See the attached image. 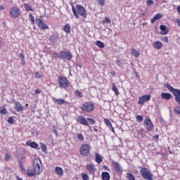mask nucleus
<instances>
[{
	"label": "nucleus",
	"instance_id": "nucleus-1",
	"mask_svg": "<svg viewBox=\"0 0 180 180\" xmlns=\"http://www.w3.org/2000/svg\"><path fill=\"white\" fill-rule=\"evenodd\" d=\"M43 172V165H41V160L39 158H34L33 159L32 167H29L26 170V175L27 176H34L40 175V173Z\"/></svg>",
	"mask_w": 180,
	"mask_h": 180
},
{
	"label": "nucleus",
	"instance_id": "nucleus-2",
	"mask_svg": "<svg viewBox=\"0 0 180 180\" xmlns=\"http://www.w3.org/2000/svg\"><path fill=\"white\" fill-rule=\"evenodd\" d=\"M72 11L76 19H79V16L84 18H86V10L82 5L77 4L76 7L72 5Z\"/></svg>",
	"mask_w": 180,
	"mask_h": 180
},
{
	"label": "nucleus",
	"instance_id": "nucleus-3",
	"mask_svg": "<svg viewBox=\"0 0 180 180\" xmlns=\"http://www.w3.org/2000/svg\"><path fill=\"white\" fill-rule=\"evenodd\" d=\"M81 109L83 112L91 113L95 110V104L92 101H86L82 104Z\"/></svg>",
	"mask_w": 180,
	"mask_h": 180
},
{
	"label": "nucleus",
	"instance_id": "nucleus-4",
	"mask_svg": "<svg viewBox=\"0 0 180 180\" xmlns=\"http://www.w3.org/2000/svg\"><path fill=\"white\" fill-rule=\"evenodd\" d=\"M140 174L143 179L154 180L153 179V174H151V172L147 167H142L140 169Z\"/></svg>",
	"mask_w": 180,
	"mask_h": 180
},
{
	"label": "nucleus",
	"instance_id": "nucleus-5",
	"mask_svg": "<svg viewBox=\"0 0 180 180\" xmlns=\"http://www.w3.org/2000/svg\"><path fill=\"white\" fill-rule=\"evenodd\" d=\"M20 15H22V11L19 7L13 6L11 8L10 16L12 19H18V18H20Z\"/></svg>",
	"mask_w": 180,
	"mask_h": 180
},
{
	"label": "nucleus",
	"instance_id": "nucleus-6",
	"mask_svg": "<svg viewBox=\"0 0 180 180\" xmlns=\"http://www.w3.org/2000/svg\"><path fill=\"white\" fill-rule=\"evenodd\" d=\"M80 155L82 157H88L91 153V148L87 143H84L80 146L79 148Z\"/></svg>",
	"mask_w": 180,
	"mask_h": 180
},
{
	"label": "nucleus",
	"instance_id": "nucleus-7",
	"mask_svg": "<svg viewBox=\"0 0 180 180\" xmlns=\"http://www.w3.org/2000/svg\"><path fill=\"white\" fill-rule=\"evenodd\" d=\"M58 82L60 86L63 89L68 88L70 85V82H68V79L63 76H60L58 77Z\"/></svg>",
	"mask_w": 180,
	"mask_h": 180
},
{
	"label": "nucleus",
	"instance_id": "nucleus-8",
	"mask_svg": "<svg viewBox=\"0 0 180 180\" xmlns=\"http://www.w3.org/2000/svg\"><path fill=\"white\" fill-rule=\"evenodd\" d=\"M60 60H67L68 61H71L72 58V54L70 51H61L59 54Z\"/></svg>",
	"mask_w": 180,
	"mask_h": 180
},
{
	"label": "nucleus",
	"instance_id": "nucleus-9",
	"mask_svg": "<svg viewBox=\"0 0 180 180\" xmlns=\"http://www.w3.org/2000/svg\"><path fill=\"white\" fill-rule=\"evenodd\" d=\"M143 124L148 131H151L154 129V124H153V122H151V120L149 117L145 119Z\"/></svg>",
	"mask_w": 180,
	"mask_h": 180
},
{
	"label": "nucleus",
	"instance_id": "nucleus-10",
	"mask_svg": "<svg viewBox=\"0 0 180 180\" xmlns=\"http://www.w3.org/2000/svg\"><path fill=\"white\" fill-rule=\"evenodd\" d=\"M111 164L112 168H114L115 171L117 172V174H122L123 172V169L119 162H117L115 160H112Z\"/></svg>",
	"mask_w": 180,
	"mask_h": 180
},
{
	"label": "nucleus",
	"instance_id": "nucleus-11",
	"mask_svg": "<svg viewBox=\"0 0 180 180\" xmlns=\"http://www.w3.org/2000/svg\"><path fill=\"white\" fill-rule=\"evenodd\" d=\"M36 23L39 27V29H41L42 30H46V29H49V25L44 22V20H42L40 18H36Z\"/></svg>",
	"mask_w": 180,
	"mask_h": 180
},
{
	"label": "nucleus",
	"instance_id": "nucleus-12",
	"mask_svg": "<svg viewBox=\"0 0 180 180\" xmlns=\"http://www.w3.org/2000/svg\"><path fill=\"white\" fill-rule=\"evenodd\" d=\"M150 99H151V95L148 94V95H143L141 97H139V105H144L145 102H148V101H150Z\"/></svg>",
	"mask_w": 180,
	"mask_h": 180
},
{
	"label": "nucleus",
	"instance_id": "nucleus-13",
	"mask_svg": "<svg viewBox=\"0 0 180 180\" xmlns=\"http://www.w3.org/2000/svg\"><path fill=\"white\" fill-rule=\"evenodd\" d=\"M77 122L79 123V124H82L83 126H88V120L85 118L84 115H79L77 118Z\"/></svg>",
	"mask_w": 180,
	"mask_h": 180
},
{
	"label": "nucleus",
	"instance_id": "nucleus-14",
	"mask_svg": "<svg viewBox=\"0 0 180 180\" xmlns=\"http://www.w3.org/2000/svg\"><path fill=\"white\" fill-rule=\"evenodd\" d=\"M53 102L56 103L57 105H65V103H68V102L65 101V100L63 98H56L52 97Z\"/></svg>",
	"mask_w": 180,
	"mask_h": 180
},
{
	"label": "nucleus",
	"instance_id": "nucleus-15",
	"mask_svg": "<svg viewBox=\"0 0 180 180\" xmlns=\"http://www.w3.org/2000/svg\"><path fill=\"white\" fill-rule=\"evenodd\" d=\"M86 169L90 172L91 174L96 172V169L95 168V165L94 164H89L86 166Z\"/></svg>",
	"mask_w": 180,
	"mask_h": 180
},
{
	"label": "nucleus",
	"instance_id": "nucleus-16",
	"mask_svg": "<svg viewBox=\"0 0 180 180\" xmlns=\"http://www.w3.org/2000/svg\"><path fill=\"white\" fill-rule=\"evenodd\" d=\"M15 109L16 112H22V110H25V107L22 105L20 103L15 102Z\"/></svg>",
	"mask_w": 180,
	"mask_h": 180
},
{
	"label": "nucleus",
	"instance_id": "nucleus-17",
	"mask_svg": "<svg viewBox=\"0 0 180 180\" xmlns=\"http://www.w3.org/2000/svg\"><path fill=\"white\" fill-rule=\"evenodd\" d=\"M26 145L28 146V147H31V148H39V144L34 141L32 142L28 141L26 142Z\"/></svg>",
	"mask_w": 180,
	"mask_h": 180
},
{
	"label": "nucleus",
	"instance_id": "nucleus-18",
	"mask_svg": "<svg viewBox=\"0 0 180 180\" xmlns=\"http://www.w3.org/2000/svg\"><path fill=\"white\" fill-rule=\"evenodd\" d=\"M55 172L56 175H58V176H63L64 175V170H63V168L60 167H56L55 168Z\"/></svg>",
	"mask_w": 180,
	"mask_h": 180
},
{
	"label": "nucleus",
	"instance_id": "nucleus-19",
	"mask_svg": "<svg viewBox=\"0 0 180 180\" xmlns=\"http://www.w3.org/2000/svg\"><path fill=\"white\" fill-rule=\"evenodd\" d=\"M161 98H162V99H165L166 101H169V99H172V95H171V94H169V93H162Z\"/></svg>",
	"mask_w": 180,
	"mask_h": 180
},
{
	"label": "nucleus",
	"instance_id": "nucleus-20",
	"mask_svg": "<svg viewBox=\"0 0 180 180\" xmlns=\"http://www.w3.org/2000/svg\"><path fill=\"white\" fill-rule=\"evenodd\" d=\"M160 34H168V28L164 25L160 26Z\"/></svg>",
	"mask_w": 180,
	"mask_h": 180
},
{
	"label": "nucleus",
	"instance_id": "nucleus-21",
	"mask_svg": "<svg viewBox=\"0 0 180 180\" xmlns=\"http://www.w3.org/2000/svg\"><path fill=\"white\" fill-rule=\"evenodd\" d=\"M162 18V15L160 13H157L150 20L151 23H155V22H157V20L161 19Z\"/></svg>",
	"mask_w": 180,
	"mask_h": 180
},
{
	"label": "nucleus",
	"instance_id": "nucleus-22",
	"mask_svg": "<svg viewBox=\"0 0 180 180\" xmlns=\"http://www.w3.org/2000/svg\"><path fill=\"white\" fill-rule=\"evenodd\" d=\"M153 46L154 49H157V50H160V49H161V47H162V43L160 41H155V42H153Z\"/></svg>",
	"mask_w": 180,
	"mask_h": 180
},
{
	"label": "nucleus",
	"instance_id": "nucleus-23",
	"mask_svg": "<svg viewBox=\"0 0 180 180\" xmlns=\"http://www.w3.org/2000/svg\"><path fill=\"white\" fill-rule=\"evenodd\" d=\"M102 179L103 180H109L110 179V174L108 173V172H103L101 174Z\"/></svg>",
	"mask_w": 180,
	"mask_h": 180
},
{
	"label": "nucleus",
	"instance_id": "nucleus-24",
	"mask_svg": "<svg viewBox=\"0 0 180 180\" xmlns=\"http://www.w3.org/2000/svg\"><path fill=\"white\" fill-rule=\"evenodd\" d=\"M63 30L65 33H71V25L70 24H65L63 26Z\"/></svg>",
	"mask_w": 180,
	"mask_h": 180
},
{
	"label": "nucleus",
	"instance_id": "nucleus-25",
	"mask_svg": "<svg viewBox=\"0 0 180 180\" xmlns=\"http://www.w3.org/2000/svg\"><path fill=\"white\" fill-rule=\"evenodd\" d=\"M112 92H115L116 96H119L120 93H119V90H117V86H116V84H115V83H112Z\"/></svg>",
	"mask_w": 180,
	"mask_h": 180
},
{
	"label": "nucleus",
	"instance_id": "nucleus-26",
	"mask_svg": "<svg viewBox=\"0 0 180 180\" xmlns=\"http://www.w3.org/2000/svg\"><path fill=\"white\" fill-rule=\"evenodd\" d=\"M102 161H103V159H102V156H101V154L96 153V162H97V164H101Z\"/></svg>",
	"mask_w": 180,
	"mask_h": 180
},
{
	"label": "nucleus",
	"instance_id": "nucleus-27",
	"mask_svg": "<svg viewBox=\"0 0 180 180\" xmlns=\"http://www.w3.org/2000/svg\"><path fill=\"white\" fill-rule=\"evenodd\" d=\"M131 54L137 58V57H139L140 56V52H139V51H137L136 49H132L131 51Z\"/></svg>",
	"mask_w": 180,
	"mask_h": 180
},
{
	"label": "nucleus",
	"instance_id": "nucleus-28",
	"mask_svg": "<svg viewBox=\"0 0 180 180\" xmlns=\"http://www.w3.org/2000/svg\"><path fill=\"white\" fill-rule=\"evenodd\" d=\"M75 95L77 96V98H84V93L79 91V90H76L75 91Z\"/></svg>",
	"mask_w": 180,
	"mask_h": 180
},
{
	"label": "nucleus",
	"instance_id": "nucleus-29",
	"mask_svg": "<svg viewBox=\"0 0 180 180\" xmlns=\"http://www.w3.org/2000/svg\"><path fill=\"white\" fill-rule=\"evenodd\" d=\"M24 8L25 11L33 12V8H32V6H30L29 4H25Z\"/></svg>",
	"mask_w": 180,
	"mask_h": 180
},
{
	"label": "nucleus",
	"instance_id": "nucleus-30",
	"mask_svg": "<svg viewBox=\"0 0 180 180\" xmlns=\"http://www.w3.org/2000/svg\"><path fill=\"white\" fill-rule=\"evenodd\" d=\"M96 46H97V47H99V49H104L105 48V44H103V42H102L101 41H96Z\"/></svg>",
	"mask_w": 180,
	"mask_h": 180
},
{
	"label": "nucleus",
	"instance_id": "nucleus-31",
	"mask_svg": "<svg viewBox=\"0 0 180 180\" xmlns=\"http://www.w3.org/2000/svg\"><path fill=\"white\" fill-rule=\"evenodd\" d=\"M58 39V34H53L50 37L51 41H56Z\"/></svg>",
	"mask_w": 180,
	"mask_h": 180
},
{
	"label": "nucleus",
	"instance_id": "nucleus-32",
	"mask_svg": "<svg viewBox=\"0 0 180 180\" xmlns=\"http://www.w3.org/2000/svg\"><path fill=\"white\" fill-rule=\"evenodd\" d=\"M40 146L41 151H43V153H46V151H47V145H46V143H40Z\"/></svg>",
	"mask_w": 180,
	"mask_h": 180
},
{
	"label": "nucleus",
	"instance_id": "nucleus-33",
	"mask_svg": "<svg viewBox=\"0 0 180 180\" xmlns=\"http://www.w3.org/2000/svg\"><path fill=\"white\" fill-rule=\"evenodd\" d=\"M127 178L129 180H136V177L131 173H127Z\"/></svg>",
	"mask_w": 180,
	"mask_h": 180
},
{
	"label": "nucleus",
	"instance_id": "nucleus-34",
	"mask_svg": "<svg viewBox=\"0 0 180 180\" xmlns=\"http://www.w3.org/2000/svg\"><path fill=\"white\" fill-rule=\"evenodd\" d=\"M28 16L32 25H34V16H33V14L30 13Z\"/></svg>",
	"mask_w": 180,
	"mask_h": 180
},
{
	"label": "nucleus",
	"instance_id": "nucleus-35",
	"mask_svg": "<svg viewBox=\"0 0 180 180\" xmlns=\"http://www.w3.org/2000/svg\"><path fill=\"white\" fill-rule=\"evenodd\" d=\"M6 113H8V110H6L5 105H4V107L0 110V115H6Z\"/></svg>",
	"mask_w": 180,
	"mask_h": 180
},
{
	"label": "nucleus",
	"instance_id": "nucleus-36",
	"mask_svg": "<svg viewBox=\"0 0 180 180\" xmlns=\"http://www.w3.org/2000/svg\"><path fill=\"white\" fill-rule=\"evenodd\" d=\"M104 123L106 124V126H108V127H112V122H110L108 118L104 119Z\"/></svg>",
	"mask_w": 180,
	"mask_h": 180
},
{
	"label": "nucleus",
	"instance_id": "nucleus-37",
	"mask_svg": "<svg viewBox=\"0 0 180 180\" xmlns=\"http://www.w3.org/2000/svg\"><path fill=\"white\" fill-rule=\"evenodd\" d=\"M174 112L176 115H180V107L179 106L174 107Z\"/></svg>",
	"mask_w": 180,
	"mask_h": 180
},
{
	"label": "nucleus",
	"instance_id": "nucleus-38",
	"mask_svg": "<svg viewBox=\"0 0 180 180\" xmlns=\"http://www.w3.org/2000/svg\"><path fill=\"white\" fill-rule=\"evenodd\" d=\"M87 120H88L89 124H96V121H95V120L94 118L88 117Z\"/></svg>",
	"mask_w": 180,
	"mask_h": 180
},
{
	"label": "nucleus",
	"instance_id": "nucleus-39",
	"mask_svg": "<svg viewBox=\"0 0 180 180\" xmlns=\"http://www.w3.org/2000/svg\"><path fill=\"white\" fill-rule=\"evenodd\" d=\"M7 122L8 123H10V124H13V123H15V119H13L12 117H10L8 118Z\"/></svg>",
	"mask_w": 180,
	"mask_h": 180
},
{
	"label": "nucleus",
	"instance_id": "nucleus-40",
	"mask_svg": "<svg viewBox=\"0 0 180 180\" xmlns=\"http://www.w3.org/2000/svg\"><path fill=\"white\" fill-rule=\"evenodd\" d=\"M82 178L83 180H88V179H89V176H88V174H86V173H83L82 174Z\"/></svg>",
	"mask_w": 180,
	"mask_h": 180
},
{
	"label": "nucleus",
	"instance_id": "nucleus-41",
	"mask_svg": "<svg viewBox=\"0 0 180 180\" xmlns=\"http://www.w3.org/2000/svg\"><path fill=\"white\" fill-rule=\"evenodd\" d=\"M98 4L100 6H105V0H98Z\"/></svg>",
	"mask_w": 180,
	"mask_h": 180
},
{
	"label": "nucleus",
	"instance_id": "nucleus-42",
	"mask_svg": "<svg viewBox=\"0 0 180 180\" xmlns=\"http://www.w3.org/2000/svg\"><path fill=\"white\" fill-rule=\"evenodd\" d=\"M77 139H78V140H79V141H84V135H82V134H78Z\"/></svg>",
	"mask_w": 180,
	"mask_h": 180
},
{
	"label": "nucleus",
	"instance_id": "nucleus-43",
	"mask_svg": "<svg viewBox=\"0 0 180 180\" xmlns=\"http://www.w3.org/2000/svg\"><path fill=\"white\" fill-rule=\"evenodd\" d=\"M11 157H12L11 153H6V156L4 158L5 161H9V160H11Z\"/></svg>",
	"mask_w": 180,
	"mask_h": 180
},
{
	"label": "nucleus",
	"instance_id": "nucleus-44",
	"mask_svg": "<svg viewBox=\"0 0 180 180\" xmlns=\"http://www.w3.org/2000/svg\"><path fill=\"white\" fill-rule=\"evenodd\" d=\"M136 122H143V116L141 115H137L136 117Z\"/></svg>",
	"mask_w": 180,
	"mask_h": 180
},
{
	"label": "nucleus",
	"instance_id": "nucleus-45",
	"mask_svg": "<svg viewBox=\"0 0 180 180\" xmlns=\"http://www.w3.org/2000/svg\"><path fill=\"white\" fill-rule=\"evenodd\" d=\"M43 77V75H41V74H40V72H36L35 73V78H42Z\"/></svg>",
	"mask_w": 180,
	"mask_h": 180
},
{
	"label": "nucleus",
	"instance_id": "nucleus-46",
	"mask_svg": "<svg viewBox=\"0 0 180 180\" xmlns=\"http://www.w3.org/2000/svg\"><path fill=\"white\" fill-rule=\"evenodd\" d=\"M112 21H110V19H109V18H105V19L103 20V23H108V25Z\"/></svg>",
	"mask_w": 180,
	"mask_h": 180
},
{
	"label": "nucleus",
	"instance_id": "nucleus-47",
	"mask_svg": "<svg viewBox=\"0 0 180 180\" xmlns=\"http://www.w3.org/2000/svg\"><path fill=\"white\" fill-rule=\"evenodd\" d=\"M20 168L22 172H26V169H25V165H23V164L20 163Z\"/></svg>",
	"mask_w": 180,
	"mask_h": 180
},
{
	"label": "nucleus",
	"instance_id": "nucleus-48",
	"mask_svg": "<svg viewBox=\"0 0 180 180\" xmlns=\"http://www.w3.org/2000/svg\"><path fill=\"white\" fill-rule=\"evenodd\" d=\"M20 58H21V61H25V55L23 53L18 54Z\"/></svg>",
	"mask_w": 180,
	"mask_h": 180
},
{
	"label": "nucleus",
	"instance_id": "nucleus-49",
	"mask_svg": "<svg viewBox=\"0 0 180 180\" xmlns=\"http://www.w3.org/2000/svg\"><path fill=\"white\" fill-rule=\"evenodd\" d=\"M53 57L54 58H60V56H58V53L57 52H53Z\"/></svg>",
	"mask_w": 180,
	"mask_h": 180
},
{
	"label": "nucleus",
	"instance_id": "nucleus-50",
	"mask_svg": "<svg viewBox=\"0 0 180 180\" xmlns=\"http://www.w3.org/2000/svg\"><path fill=\"white\" fill-rule=\"evenodd\" d=\"M161 40L162 41H165V43H168L169 40H168V37H164L161 39Z\"/></svg>",
	"mask_w": 180,
	"mask_h": 180
},
{
	"label": "nucleus",
	"instance_id": "nucleus-51",
	"mask_svg": "<svg viewBox=\"0 0 180 180\" xmlns=\"http://www.w3.org/2000/svg\"><path fill=\"white\" fill-rule=\"evenodd\" d=\"M146 4L148 6L153 5L154 4V1L153 0H149L146 1Z\"/></svg>",
	"mask_w": 180,
	"mask_h": 180
},
{
	"label": "nucleus",
	"instance_id": "nucleus-52",
	"mask_svg": "<svg viewBox=\"0 0 180 180\" xmlns=\"http://www.w3.org/2000/svg\"><path fill=\"white\" fill-rule=\"evenodd\" d=\"M110 129L111 130V131H112V133H114V134H115V128H113V126L112 125H111V127H110Z\"/></svg>",
	"mask_w": 180,
	"mask_h": 180
},
{
	"label": "nucleus",
	"instance_id": "nucleus-53",
	"mask_svg": "<svg viewBox=\"0 0 180 180\" xmlns=\"http://www.w3.org/2000/svg\"><path fill=\"white\" fill-rule=\"evenodd\" d=\"M41 91H40V89H37L35 90V94H41Z\"/></svg>",
	"mask_w": 180,
	"mask_h": 180
},
{
	"label": "nucleus",
	"instance_id": "nucleus-54",
	"mask_svg": "<svg viewBox=\"0 0 180 180\" xmlns=\"http://www.w3.org/2000/svg\"><path fill=\"white\" fill-rule=\"evenodd\" d=\"M0 11H5V6L4 5L0 6Z\"/></svg>",
	"mask_w": 180,
	"mask_h": 180
},
{
	"label": "nucleus",
	"instance_id": "nucleus-55",
	"mask_svg": "<svg viewBox=\"0 0 180 180\" xmlns=\"http://www.w3.org/2000/svg\"><path fill=\"white\" fill-rule=\"evenodd\" d=\"M110 74H111V75H112V77H115V75H116V72L112 71V72H110Z\"/></svg>",
	"mask_w": 180,
	"mask_h": 180
},
{
	"label": "nucleus",
	"instance_id": "nucleus-56",
	"mask_svg": "<svg viewBox=\"0 0 180 180\" xmlns=\"http://www.w3.org/2000/svg\"><path fill=\"white\" fill-rule=\"evenodd\" d=\"M103 168H104L106 171H109V167H108V166H103Z\"/></svg>",
	"mask_w": 180,
	"mask_h": 180
},
{
	"label": "nucleus",
	"instance_id": "nucleus-57",
	"mask_svg": "<svg viewBox=\"0 0 180 180\" xmlns=\"http://www.w3.org/2000/svg\"><path fill=\"white\" fill-rule=\"evenodd\" d=\"M53 133L56 135L58 136V133L57 132V130L54 129Z\"/></svg>",
	"mask_w": 180,
	"mask_h": 180
},
{
	"label": "nucleus",
	"instance_id": "nucleus-58",
	"mask_svg": "<svg viewBox=\"0 0 180 180\" xmlns=\"http://www.w3.org/2000/svg\"><path fill=\"white\" fill-rule=\"evenodd\" d=\"M120 63V61L119 60H116V64H117V65H119Z\"/></svg>",
	"mask_w": 180,
	"mask_h": 180
},
{
	"label": "nucleus",
	"instance_id": "nucleus-59",
	"mask_svg": "<svg viewBox=\"0 0 180 180\" xmlns=\"http://www.w3.org/2000/svg\"><path fill=\"white\" fill-rule=\"evenodd\" d=\"M177 12H179V13L180 14V6L177 7Z\"/></svg>",
	"mask_w": 180,
	"mask_h": 180
},
{
	"label": "nucleus",
	"instance_id": "nucleus-60",
	"mask_svg": "<svg viewBox=\"0 0 180 180\" xmlns=\"http://www.w3.org/2000/svg\"><path fill=\"white\" fill-rule=\"evenodd\" d=\"M17 180H23V179L19 176H17Z\"/></svg>",
	"mask_w": 180,
	"mask_h": 180
},
{
	"label": "nucleus",
	"instance_id": "nucleus-61",
	"mask_svg": "<svg viewBox=\"0 0 180 180\" xmlns=\"http://www.w3.org/2000/svg\"><path fill=\"white\" fill-rule=\"evenodd\" d=\"M94 131H95L96 133V131H98V129L96 128H94Z\"/></svg>",
	"mask_w": 180,
	"mask_h": 180
},
{
	"label": "nucleus",
	"instance_id": "nucleus-62",
	"mask_svg": "<svg viewBox=\"0 0 180 180\" xmlns=\"http://www.w3.org/2000/svg\"><path fill=\"white\" fill-rule=\"evenodd\" d=\"M155 139H156V140H158V135H156Z\"/></svg>",
	"mask_w": 180,
	"mask_h": 180
},
{
	"label": "nucleus",
	"instance_id": "nucleus-63",
	"mask_svg": "<svg viewBox=\"0 0 180 180\" xmlns=\"http://www.w3.org/2000/svg\"><path fill=\"white\" fill-rule=\"evenodd\" d=\"M169 154H172V151H171V150L169 151Z\"/></svg>",
	"mask_w": 180,
	"mask_h": 180
}]
</instances>
